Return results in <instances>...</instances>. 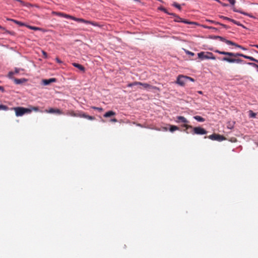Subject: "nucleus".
I'll use <instances>...</instances> for the list:
<instances>
[{
	"mask_svg": "<svg viewBox=\"0 0 258 258\" xmlns=\"http://www.w3.org/2000/svg\"><path fill=\"white\" fill-rule=\"evenodd\" d=\"M182 126L185 128L183 131L187 134L191 133L193 135H205L207 133V132L201 127H193L191 125L188 124H183Z\"/></svg>",
	"mask_w": 258,
	"mask_h": 258,
	"instance_id": "nucleus-1",
	"label": "nucleus"
},
{
	"mask_svg": "<svg viewBox=\"0 0 258 258\" xmlns=\"http://www.w3.org/2000/svg\"><path fill=\"white\" fill-rule=\"evenodd\" d=\"M215 52L216 53H218L219 54H220L227 55L229 56H232V57H238V56H241L246 59H248L250 60H254V58H253V57L247 56V55H244L243 54L240 53H233V52H230L220 51L219 50H215Z\"/></svg>",
	"mask_w": 258,
	"mask_h": 258,
	"instance_id": "nucleus-2",
	"label": "nucleus"
},
{
	"mask_svg": "<svg viewBox=\"0 0 258 258\" xmlns=\"http://www.w3.org/2000/svg\"><path fill=\"white\" fill-rule=\"evenodd\" d=\"M128 86L130 87L137 86V88L144 89L146 90L157 89L156 87H153L148 83H143L140 82H134L133 83H130L128 85Z\"/></svg>",
	"mask_w": 258,
	"mask_h": 258,
	"instance_id": "nucleus-3",
	"label": "nucleus"
},
{
	"mask_svg": "<svg viewBox=\"0 0 258 258\" xmlns=\"http://www.w3.org/2000/svg\"><path fill=\"white\" fill-rule=\"evenodd\" d=\"M67 115L74 117H83L91 120L95 119V117L94 116L88 115L84 112L81 111L75 112L73 111H70L67 113Z\"/></svg>",
	"mask_w": 258,
	"mask_h": 258,
	"instance_id": "nucleus-4",
	"label": "nucleus"
},
{
	"mask_svg": "<svg viewBox=\"0 0 258 258\" xmlns=\"http://www.w3.org/2000/svg\"><path fill=\"white\" fill-rule=\"evenodd\" d=\"M189 81L194 82L195 80L189 77L179 75L177 78L176 83L181 86L186 85Z\"/></svg>",
	"mask_w": 258,
	"mask_h": 258,
	"instance_id": "nucleus-5",
	"label": "nucleus"
},
{
	"mask_svg": "<svg viewBox=\"0 0 258 258\" xmlns=\"http://www.w3.org/2000/svg\"><path fill=\"white\" fill-rule=\"evenodd\" d=\"M199 58L202 59H216L215 56L210 52H201L198 53Z\"/></svg>",
	"mask_w": 258,
	"mask_h": 258,
	"instance_id": "nucleus-6",
	"label": "nucleus"
},
{
	"mask_svg": "<svg viewBox=\"0 0 258 258\" xmlns=\"http://www.w3.org/2000/svg\"><path fill=\"white\" fill-rule=\"evenodd\" d=\"M208 138L212 140H216L218 141H222L226 140L225 137H224L223 136L216 134H213L211 135H210L208 137Z\"/></svg>",
	"mask_w": 258,
	"mask_h": 258,
	"instance_id": "nucleus-7",
	"label": "nucleus"
},
{
	"mask_svg": "<svg viewBox=\"0 0 258 258\" xmlns=\"http://www.w3.org/2000/svg\"><path fill=\"white\" fill-rule=\"evenodd\" d=\"M221 60L224 61H227L229 63H242L243 62V60L241 59H236V58H230L228 57H223Z\"/></svg>",
	"mask_w": 258,
	"mask_h": 258,
	"instance_id": "nucleus-8",
	"label": "nucleus"
},
{
	"mask_svg": "<svg viewBox=\"0 0 258 258\" xmlns=\"http://www.w3.org/2000/svg\"><path fill=\"white\" fill-rule=\"evenodd\" d=\"M175 122L177 123H184V124H187L189 121L184 117L182 116H178L176 117Z\"/></svg>",
	"mask_w": 258,
	"mask_h": 258,
	"instance_id": "nucleus-9",
	"label": "nucleus"
},
{
	"mask_svg": "<svg viewBox=\"0 0 258 258\" xmlns=\"http://www.w3.org/2000/svg\"><path fill=\"white\" fill-rule=\"evenodd\" d=\"M220 17L221 18H222V19H224V20H227L229 21L230 22H232V23H233L234 24H236V25H237L238 26H240L244 28V26L242 24H240L239 22L236 21H235V20H234L233 19H230V18H229L228 17H225V16H220Z\"/></svg>",
	"mask_w": 258,
	"mask_h": 258,
	"instance_id": "nucleus-10",
	"label": "nucleus"
},
{
	"mask_svg": "<svg viewBox=\"0 0 258 258\" xmlns=\"http://www.w3.org/2000/svg\"><path fill=\"white\" fill-rule=\"evenodd\" d=\"M232 9H233V11L234 12L239 13H240L241 14H243V15H245V16H248L249 17H251V18H254L251 14L247 13H245V12H243V11H242L241 10H237L235 7H233Z\"/></svg>",
	"mask_w": 258,
	"mask_h": 258,
	"instance_id": "nucleus-11",
	"label": "nucleus"
},
{
	"mask_svg": "<svg viewBox=\"0 0 258 258\" xmlns=\"http://www.w3.org/2000/svg\"><path fill=\"white\" fill-rule=\"evenodd\" d=\"M227 44L228 45H233V46H235L238 48H239L242 50H246L247 49L244 47H243L241 45H239L231 41H227Z\"/></svg>",
	"mask_w": 258,
	"mask_h": 258,
	"instance_id": "nucleus-12",
	"label": "nucleus"
},
{
	"mask_svg": "<svg viewBox=\"0 0 258 258\" xmlns=\"http://www.w3.org/2000/svg\"><path fill=\"white\" fill-rule=\"evenodd\" d=\"M49 113H53L55 114H62V112L60 110L57 108H49Z\"/></svg>",
	"mask_w": 258,
	"mask_h": 258,
	"instance_id": "nucleus-13",
	"label": "nucleus"
},
{
	"mask_svg": "<svg viewBox=\"0 0 258 258\" xmlns=\"http://www.w3.org/2000/svg\"><path fill=\"white\" fill-rule=\"evenodd\" d=\"M14 82L15 83V84H21L26 82L27 81V79H26L25 78H22V79H14Z\"/></svg>",
	"mask_w": 258,
	"mask_h": 258,
	"instance_id": "nucleus-14",
	"label": "nucleus"
},
{
	"mask_svg": "<svg viewBox=\"0 0 258 258\" xmlns=\"http://www.w3.org/2000/svg\"><path fill=\"white\" fill-rule=\"evenodd\" d=\"M116 113L113 111H109L106 112L103 115L104 117H109L112 116H115Z\"/></svg>",
	"mask_w": 258,
	"mask_h": 258,
	"instance_id": "nucleus-15",
	"label": "nucleus"
},
{
	"mask_svg": "<svg viewBox=\"0 0 258 258\" xmlns=\"http://www.w3.org/2000/svg\"><path fill=\"white\" fill-rule=\"evenodd\" d=\"M213 39H218L219 40L224 42L227 44V41H230V40H226L225 38L220 36H214L212 37H211Z\"/></svg>",
	"mask_w": 258,
	"mask_h": 258,
	"instance_id": "nucleus-16",
	"label": "nucleus"
},
{
	"mask_svg": "<svg viewBox=\"0 0 258 258\" xmlns=\"http://www.w3.org/2000/svg\"><path fill=\"white\" fill-rule=\"evenodd\" d=\"M73 66L77 68H78V69H79L80 71H82V72H84L85 71V68L81 64H80L79 63H73Z\"/></svg>",
	"mask_w": 258,
	"mask_h": 258,
	"instance_id": "nucleus-17",
	"label": "nucleus"
},
{
	"mask_svg": "<svg viewBox=\"0 0 258 258\" xmlns=\"http://www.w3.org/2000/svg\"><path fill=\"white\" fill-rule=\"evenodd\" d=\"M8 21H12L13 22H14L15 23L19 25V26H26V24H25V23H22L20 21H18L17 20H14V19H8Z\"/></svg>",
	"mask_w": 258,
	"mask_h": 258,
	"instance_id": "nucleus-18",
	"label": "nucleus"
},
{
	"mask_svg": "<svg viewBox=\"0 0 258 258\" xmlns=\"http://www.w3.org/2000/svg\"><path fill=\"white\" fill-rule=\"evenodd\" d=\"M179 130V127L176 125H170L169 131L171 132H173L175 131Z\"/></svg>",
	"mask_w": 258,
	"mask_h": 258,
	"instance_id": "nucleus-19",
	"label": "nucleus"
},
{
	"mask_svg": "<svg viewBox=\"0 0 258 258\" xmlns=\"http://www.w3.org/2000/svg\"><path fill=\"white\" fill-rule=\"evenodd\" d=\"M54 14H56V15H57L58 16L63 17L66 18H69V15H67V14H64L62 13L55 12V13H54Z\"/></svg>",
	"mask_w": 258,
	"mask_h": 258,
	"instance_id": "nucleus-20",
	"label": "nucleus"
},
{
	"mask_svg": "<svg viewBox=\"0 0 258 258\" xmlns=\"http://www.w3.org/2000/svg\"><path fill=\"white\" fill-rule=\"evenodd\" d=\"M194 118L199 122H203L205 120V118L199 115L195 116Z\"/></svg>",
	"mask_w": 258,
	"mask_h": 258,
	"instance_id": "nucleus-21",
	"label": "nucleus"
},
{
	"mask_svg": "<svg viewBox=\"0 0 258 258\" xmlns=\"http://www.w3.org/2000/svg\"><path fill=\"white\" fill-rule=\"evenodd\" d=\"M42 84L45 86L49 85L51 83L50 80L49 79L42 80Z\"/></svg>",
	"mask_w": 258,
	"mask_h": 258,
	"instance_id": "nucleus-22",
	"label": "nucleus"
},
{
	"mask_svg": "<svg viewBox=\"0 0 258 258\" xmlns=\"http://www.w3.org/2000/svg\"><path fill=\"white\" fill-rule=\"evenodd\" d=\"M26 27H27V28H28L29 29H30L31 30H40V28L38 27H37L27 25H26Z\"/></svg>",
	"mask_w": 258,
	"mask_h": 258,
	"instance_id": "nucleus-23",
	"label": "nucleus"
},
{
	"mask_svg": "<svg viewBox=\"0 0 258 258\" xmlns=\"http://www.w3.org/2000/svg\"><path fill=\"white\" fill-rule=\"evenodd\" d=\"M249 116L251 118H255L256 116V113L253 112L252 110H249L248 111Z\"/></svg>",
	"mask_w": 258,
	"mask_h": 258,
	"instance_id": "nucleus-24",
	"label": "nucleus"
},
{
	"mask_svg": "<svg viewBox=\"0 0 258 258\" xmlns=\"http://www.w3.org/2000/svg\"><path fill=\"white\" fill-rule=\"evenodd\" d=\"M76 21L78 22L84 23H86V24H87V23H89L88 21L85 20H84L83 19H82V18H77Z\"/></svg>",
	"mask_w": 258,
	"mask_h": 258,
	"instance_id": "nucleus-25",
	"label": "nucleus"
},
{
	"mask_svg": "<svg viewBox=\"0 0 258 258\" xmlns=\"http://www.w3.org/2000/svg\"><path fill=\"white\" fill-rule=\"evenodd\" d=\"M247 64L248 65L251 66H252L253 67L256 68L257 69V71H258V65L256 64V63H253V62H247Z\"/></svg>",
	"mask_w": 258,
	"mask_h": 258,
	"instance_id": "nucleus-26",
	"label": "nucleus"
},
{
	"mask_svg": "<svg viewBox=\"0 0 258 258\" xmlns=\"http://www.w3.org/2000/svg\"><path fill=\"white\" fill-rule=\"evenodd\" d=\"M172 6H174V7L177 8L179 10H181V7L180 6V5H179L178 4H177V3L176 2H174L173 4H172Z\"/></svg>",
	"mask_w": 258,
	"mask_h": 258,
	"instance_id": "nucleus-27",
	"label": "nucleus"
},
{
	"mask_svg": "<svg viewBox=\"0 0 258 258\" xmlns=\"http://www.w3.org/2000/svg\"><path fill=\"white\" fill-rule=\"evenodd\" d=\"M174 16L176 17V19H175V21L176 22H181L182 19L181 18H180L179 17L177 16H176L175 14Z\"/></svg>",
	"mask_w": 258,
	"mask_h": 258,
	"instance_id": "nucleus-28",
	"label": "nucleus"
},
{
	"mask_svg": "<svg viewBox=\"0 0 258 258\" xmlns=\"http://www.w3.org/2000/svg\"><path fill=\"white\" fill-rule=\"evenodd\" d=\"M160 9L169 15H174V14L168 13L166 10L164 8H160Z\"/></svg>",
	"mask_w": 258,
	"mask_h": 258,
	"instance_id": "nucleus-29",
	"label": "nucleus"
},
{
	"mask_svg": "<svg viewBox=\"0 0 258 258\" xmlns=\"http://www.w3.org/2000/svg\"><path fill=\"white\" fill-rule=\"evenodd\" d=\"M21 70V71H23V69H19V68H15V71H14V72L15 73V74H16L19 73V72H20Z\"/></svg>",
	"mask_w": 258,
	"mask_h": 258,
	"instance_id": "nucleus-30",
	"label": "nucleus"
},
{
	"mask_svg": "<svg viewBox=\"0 0 258 258\" xmlns=\"http://www.w3.org/2000/svg\"><path fill=\"white\" fill-rule=\"evenodd\" d=\"M88 22L89 23H87V24H91L92 25L94 26H98V25L96 23H95V22H92V21H88Z\"/></svg>",
	"mask_w": 258,
	"mask_h": 258,
	"instance_id": "nucleus-31",
	"label": "nucleus"
},
{
	"mask_svg": "<svg viewBox=\"0 0 258 258\" xmlns=\"http://www.w3.org/2000/svg\"><path fill=\"white\" fill-rule=\"evenodd\" d=\"M15 75V73L13 72H10L9 73L8 76L10 78H12L13 76Z\"/></svg>",
	"mask_w": 258,
	"mask_h": 258,
	"instance_id": "nucleus-32",
	"label": "nucleus"
},
{
	"mask_svg": "<svg viewBox=\"0 0 258 258\" xmlns=\"http://www.w3.org/2000/svg\"><path fill=\"white\" fill-rule=\"evenodd\" d=\"M229 2L232 5H234L235 3V0H228Z\"/></svg>",
	"mask_w": 258,
	"mask_h": 258,
	"instance_id": "nucleus-33",
	"label": "nucleus"
},
{
	"mask_svg": "<svg viewBox=\"0 0 258 258\" xmlns=\"http://www.w3.org/2000/svg\"><path fill=\"white\" fill-rule=\"evenodd\" d=\"M181 22H183V23H185V24H192L193 23L192 22H190L186 20H182L181 21Z\"/></svg>",
	"mask_w": 258,
	"mask_h": 258,
	"instance_id": "nucleus-34",
	"label": "nucleus"
},
{
	"mask_svg": "<svg viewBox=\"0 0 258 258\" xmlns=\"http://www.w3.org/2000/svg\"><path fill=\"white\" fill-rule=\"evenodd\" d=\"M94 109H95V110H99L100 111H102V108H99V107H92Z\"/></svg>",
	"mask_w": 258,
	"mask_h": 258,
	"instance_id": "nucleus-35",
	"label": "nucleus"
},
{
	"mask_svg": "<svg viewBox=\"0 0 258 258\" xmlns=\"http://www.w3.org/2000/svg\"><path fill=\"white\" fill-rule=\"evenodd\" d=\"M69 18L72 19L75 21H76V20H77V18L72 16H70V15H69Z\"/></svg>",
	"mask_w": 258,
	"mask_h": 258,
	"instance_id": "nucleus-36",
	"label": "nucleus"
},
{
	"mask_svg": "<svg viewBox=\"0 0 258 258\" xmlns=\"http://www.w3.org/2000/svg\"><path fill=\"white\" fill-rule=\"evenodd\" d=\"M51 83H53L56 82V79L55 78H50Z\"/></svg>",
	"mask_w": 258,
	"mask_h": 258,
	"instance_id": "nucleus-37",
	"label": "nucleus"
},
{
	"mask_svg": "<svg viewBox=\"0 0 258 258\" xmlns=\"http://www.w3.org/2000/svg\"><path fill=\"white\" fill-rule=\"evenodd\" d=\"M216 23V24L220 25L222 26H223V27H224V28H226V26L225 25H224V24H221V23H219V22H216V23Z\"/></svg>",
	"mask_w": 258,
	"mask_h": 258,
	"instance_id": "nucleus-38",
	"label": "nucleus"
},
{
	"mask_svg": "<svg viewBox=\"0 0 258 258\" xmlns=\"http://www.w3.org/2000/svg\"><path fill=\"white\" fill-rule=\"evenodd\" d=\"M110 121L113 122H117V120L116 118H114L110 119Z\"/></svg>",
	"mask_w": 258,
	"mask_h": 258,
	"instance_id": "nucleus-39",
	"label": "nucleus"
},
{
	"mask_svg": "<svg viewBox=\"0 0 258 258\" xmlns=\"http://www.w3.org/2000/svg\"><path fill=\"white\" fill-rule=\"evenodd\" d=\"M186 53H187V54H188L189 55H191V56H194V54H194V53H193V52H190V51H187L186 52Z\"/></svg>",
	"mask_w": 258,
	"mask_h": 258,
	"instance_id": "nucleus-40",
	"label": "nucleus"
},
{
	"mask_svg": "<svg viewBox=\"0 0 258 258\" xmlns=\"http://www.w3.org/2000/svg\"><path fill=\"white\" fill-rule=\"evenodd\" d=\"M55 60L58 63H60L62 62V61L58 58H56Z\"/></svg>",
	"mask_w": 258,
	"mask_h": 258,
	"instance_id": "nucleus-41",
	"label": "nucleus"
},
{
	"mask_svg": "<svg viewBox=\"0 0 258 258\" xmlns=\"http://www.w3.org/2000/svg\"><path fill=\"white\" fill-rule=\"evenodd\" d=\"M43 55H44V56L45 57H47V53H46V52H44V51H43Z\"/></svg>",
	"mask_w": 258,
	"mask_h": 258,
	"instance_id": "nucleus-42",
	"label": "nucleus"
},
{
	"mask_svg": "<svg viewBox=\"0 0 258 258\" xmlns=\"http://www.w3.org/2000/svg\"><path fill=\"white\" fill-rule=\"evenodd\" d=\"M230 141L232 142H235L236 141V139L235 138H232Z\"/></svg>",
	"mask_w": 258,
	"mask_h": 258,
	"instance_id": "nucleus-43",
	"label": "nucleus"
},
{
	"mask_svg": "<svg viewBox=\"0 0 258 258\" xmlns=\"http://www.w3.org/2000/svg\"><path fill=\"white\" fill-rule=\"evenodd\" d=\"M251 46H253V47H255L258 48V45H256V44L255 45H252Z\"/></svg>",
	"mask_w": 258,
	"mask_h": 258,
	"instance_id": "nucleus-44",
	"label": "nucleus"
},
{
	"mask_svg": "<svg viewBox=\"0 0 258 258\" xmlns=\"http://www.w3.org/2000/svg\"><path fill=\"white\" fill-rule=\"evenodd\" d=\"M0 90L3 91L4 88L2 86H0Z\"/></svg>",
	"mask_w": 258,
	"mask_h": 258,
	"instance_id": "nucleus-45",
	"label": "nucleus"
},
{
	"mask_svg": "<svg viewBox=\"0 0 258 258\" xmlns=\"http://www.w3.org/2000/svg\"><path fill=\"white\" fill-rule=\"evenodd\" d=\"M134 1H135V2H137L141 3V1L140 0H134Z\"/></svg>",
	"mask_w": 258,
	"mask_h": 258,
	"instance_id": "nucleus-46",
	"label": "nucleus"
},
{
	"mask_svg": "<svg viewBox=\"0 0 258 258\" xmlns=\"http://www.w3.org/2000/svg\"><path fill=\"white\" fill-rule=\"evenodd\" d=\"M253 61H255L258 63V60L254 58V60H252Z\"/></svg>",
	"mask_w": 258,
	"mask_h": 258,
	"instance_id": "nucleus-47",
	"label": "nucleus"
},
{
	"mask_svg": "<svg viewBox=\"0 0 258 258\" xmlns=\"http://www.w3.org/2000/svg\"><path fill=\"white\" fill-rule=\"evenodd\" d=\"M198 93H199L200 94H202V91H198Z\"/></svg>",
	"mask_w": 258,
	"mask_h": 258,
	"instance_id": "nucleus-48",
	"label": "nucleus"
},
{
	"mask_svg": "<svg viewBox=\"0 0 258 258\" xmlns=\"http://www.w3.org/2000/svg\"><path fill=\"white\" fill-rule=\"evenodd\" d=\"M223 6L226 7V6H227L228 5L227 4H223Z\"/></svg>",
	"mask_w": 258,
	"mask_h": 258,
	"instance_id": "nucleus-49",
	"label": "nucleus"
},
{
	"mask_svg": "<svg viewBox=\"0 0 258 258\" xmlns=\"http://www.w3.org/2000/svg\"><path fill=\"white\" fill-rule=\"evenodd\" d=\"M0 29H3V30L4 29V28L3 27H2V26H0Z\"/></svg>",
	"mask_w": 258,
	"mask_h": 258,
	"instance_id": "nucleus-50",
	"label": "nucleus"
},
{
	"mask_svg": "<svg viewBox=\"0 0 258 258\" xmlns=\"http://www.w3.org/2000/svg\"><path fill=\"white\" fill-rule=\"evenodd\" d=\"M209 22H210L211 23H215L213 21H212V20L209 21Z\"/></svg>",
	"mask_w": 258,
	"mask_h": 258,
	"instance_id": "nucleus-51",
	"label": "nucleus"
},
{
	"mask_svg": "<svg viewBox=\"0 0 258 258\" xmlns=\"http://www.w3.org/2000/svg\"><path fill=\"white\" fill-rule=\"evenodd\" d=\"M254 52H255L258 53V51H256V50H254Z\"/></svg>",
	"mask_w": 258,
	"mask_h": 258,
	"instance_id": "nucleus-52",
	"label": "nucleus"
},
{
	"mask_svg": "<svg viewBox=\"0 0 258 258\" xmlns=\"http://www.w3.org/2000/svg\"><path fill=\"white\" fill-rule=\"evenodd\" d=\"M164 129H165L166 131H167V128H166V127H165V128H164Z\"/></svg>",
	"mask_w": 258,
	"mask_h": 258,
	"instance_id": "nucleus-53",
	"label": "nucleus"
},
{
	"mask_svg": "<svg viewBox=\"0 0 258 258\" xmlns=\"http://www.w3.org/2000/svg\"><path fill=\"white\" fill-rule=\"evenodd\" d=\"M211 28L214 29H216V28H215L211 27Z\"/></svg>",
	"mask_w": 258,
	"mask_h": 258,
	"instance_id": "nucleus-54",
	"label": "nucleus"
}]
</instances>
